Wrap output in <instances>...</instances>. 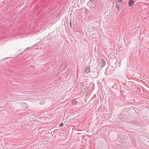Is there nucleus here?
<instances>
[{
  "instance_id": "f257e3e1",
  "label": "nucleus",
  "mask_w": 149,
  "mask_h": 149,
  "mask_svg": "<svg viewBox=\"0 0 149 149\" xmlns=\"http://www.w3.org/2000/svg\"><path fill=\"white\" fill-rule=\"evenodd\" d=\"M134 2L133 0H129L128 3L129 6L130 7H132L134 5Z\"/></svg>"
},
{
  "instance_id": "f03ea898",
  "label": "nucleus",
  "mask_w": 149,
  "mask_h": 149,
  "mask_svg": "<svg viewBox=\"0 0 149 149\" xmlns=\"http://www.w3.org/2000/svg\"><path fill=\"white\" fill-rule=\"evenodd\" d=\"M90 71V67L89 66H88L86 67V69L84 70V73L85 74L88 73Z\"/></svg>"
},
{
  "instance_id": "7ed1b4c3",
  "label": "nucleus",
  "mask_w": 149,
  "mask_h": 149,
  "mask_svg": "<svg viewBox=\"0 0 149 149\" xmlns=\"http://www.w3.org/2000/svg\"><path fill=\"white\" fill-rule=\"evenodd\" d=\"M106 64V61L105 59H103L101 61V67H104Z\"/></svg>"
},
{
  "instance_id": "20e7f679",
  "label": "nucleus",
  "mask_w": 149,
  "mask_h": 149,
  "mask_svg": "<svg viewBox=\"0 0 149 149\" xmlns=\"http://www.w3.org/2000/svg\"><path fill=\"white\" fill-rule=\"evenodd\" d=\"M122 3V0H118V1L117 2V4H116V6L118 8V6H120V3Z\"/></svg>"
},
{
  "instance_id": "39448f33",
  "label": "nucleus",
  "mask_w": 149,
  "mask_h": 149,
  "mask_svg": "<svg viewBox=\"0 0 149 149\" xmlns=\"http://www.w3.org/2000/svg\"><path fill=\"white\" fill-rule=\"evenodd\" d=\"M72 102L73 104H75L77 103V102L76 100H72Z\"/></svg>"
},
{
  "instance_id": "423d86ee",
  "label": "nucleus",
  "mask_w": 149,
  "mask_h": 149,
  "mask_svg": "<svg viewBox=\"0 0 149 149\" xmlns=\"http://www.w3.org/2000/svg\"><path fill=\"white\" fill-rule=\"evenodd\" d=\"M63 123H61L60 125V127H62L63 126Z\"/></svg>"
},
{
  "instance_id": "0eeeda50",
  "label": "nucleus",
  "mask_w": 149,
  "mask_h": 149,
  "mask_svg": "<svg viewBox=\"0 0 149 149\" xmlns=\"http://www.w3.org/2000/svg\"><path fill=\"white\" fill-rule=\"evenodd\" d=\"M70 26H72L71 25H72V22H70Z\"/></svg>"
},
{
  "instance_id": "6e6552de",
  "label": "nucleus",
  "mask_w": 149,
  "mask_h": 149,
  "mask_svg": "<svg viewBox=\"0 0 149 149\" xmlns=\"http://www.w3.org/2000/svg\"><path fill=\"white\" fill-rule=\"evenodd\" d=\"M28 49H29V47L28 48ZM30 49V48L29 49Z\"/></svg>"
}]
</instances>
